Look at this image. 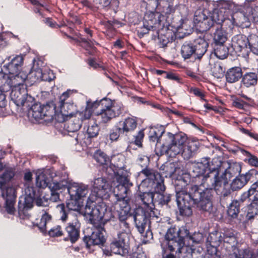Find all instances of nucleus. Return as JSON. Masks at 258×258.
I'll use <instances>...</instances> for the list:
<instances>
[{"instance_id":"11","label":"nucleus","mask_w":258,"mask_h":258,"mask_svg":"<svg viewBox=\"0 0 258 258\" xmlns=\"http://www.w3.org/2000/svg\"><path fill=\"white\" fill-rule=\"evenodd\" d=\"M89 103L86 109L82 112H77L76 116L69 119L64 123V128L69 133L76 134L80 128L83 120L90 118L92 115V112L88 108Z\"/></svg>"},{"instance_id":"49","label":"nucleus","mask_w":258,"mask_h":258,"mask_svg":"<svg viewBox=\"0 0 258 258\" xmlns=\"http://www.w3.org/2000/svg\"><path fill=\"white\" fill-rule=\"evenodd\" d=\"M68 182L66 180H62L59 182L54 181L52 183H50L49 188L51 190L54 191L58 192L61 190H62L69 187L68 186Z\"/></svg>"},{"instance_id":"21","label":"nucleus","mask_w":258,"mask_h":258,"mask_svg":"<svg viewBox=\"0 0 258 258\" xmlns=\"http://www.w3.org/2000/svg\"><path fill=\"white\" fill-rule=\"evenodd\" d=\"M113 205L114 210L117 213L119 219H126L130 210L128 199L126 198H116Z\"/></svg>"},{"instance_id":"44","label":"nucleus","mask_w":258,"mask_h":258,"mask_svg":"<svg viewBox=\"0 0 258 258\" xmlns=\"http://www.w3.org/2000/svg\"><path fill=\"white\" fill-rule=\"evenodd\" d=\"M36 184L38 187L42 188L47 187L49 184V179L46 174L41 170L36 172Z\"/></svg>"},{"instance_id":"42","label":"nucleus","mask_w":258,"mask_h":258,"mask_svg":"<svg viewBox=\"0 0 258 258\" xmlns=\"http://www.w3.org/2000/svg\"><path fill=\"white\" fill-rule=\"evenodd\" d=\"M59 107L60 112L66 116H73L77 110L76 105L70 102L60 103Z\"/></svg>"},{"instance_id":"19","label":"nucleus","mask_w":258,"mask_h":258,"mask_svg":"<svg viewBox=\"0 0 258 258\" xmlns=\"http://www.w3.org/2000/svg\"><path fill=\"white\" fill-rule=\"evenodd\" d=\"M138 119L134 116L128 117L124 120L119 121L117 124L119 127L120 132L124 135L127 139L132 135L134 131L137 127Z\"/></svg>"},{"instance_id":"27","label":"nucleus","mask_w":258,"mask_h":258,"mask_svg":"<svg viewBox=\"0 0 258 258\" xmlns=\"http://www.w3.org/2000/svg\"><path fill=\"white\" fill-rule=\"evenodd\" d=\"M192 44L195 51L196 58L200 59L207 51L208 43L203 37L199 36L194 40Z\"/></svg>"},{"instance_id":"38","label":"nucleus","mask_w":258,"mask_h":258,"mask_svg":"<svg viewBox=\"0 0 258 258\" xmlns=\"http://www.w3.org/2000/svg\"><path fill=\"white\" fill-rule=\"evenodd\" d=\"M210 158H208V170L209 173H216L217 176H220V172L222 166L223 162L218 158H213L211 162H210Z\"/></svg>"},{"instance_id":"30","label":"nucleus","mask_w":258,"mask_h":258,"mask_svg":"<svg viewBox=\"0 0 258 258\" xmlns=\"http://www.w3.org/2000/svg\"><path fill=\"white\" fill-rule=\"evenodd\" d=\"M141 189H139V198L145 206L150 208L146 211L156 210L154 208V192L141 191Z\"/></svg>"},{"instance_id":"24","label":"nucleus","mask_w":258,"mask_h":258,"mask_svg":"<svg viewBox=\"0 0 258 258\" xmlns=\"http://www.w3.org/2000/svg\"><path fill=\"white\" fill-rule=\"evenodd\" d=\"M222 241L221 233L214 231L209 234L207 238V251L208 253L213 254L217 251V246Z\"/></svg>"},{"instance_id":"50","label":"nucleus","mask_w":258,"mask_h":258,"mask_svg":"<svg viewBox=\"0 0 258 258\" xmlns=\"http://www.w3.org/2000/svg\"><path fill=\"white\" fill-rule=\"evenodd\" d=\"M74 136L75 137V144L80 143L81 144H85V145H88L91 143L90 139L88 138V136L86 138V135L83 132L74 134Z\"/></svg>"},{"instance_id":"26","label":"nucleus","mask_w":258,"mask_h":258,"mask_svg":"<svg viewBox=\"0 0 258 258\" xmlns=\"http://www.w3.org/2000/svg\"><path fill=\"white\" fill-rule=\"evenodd\" d=\"M248 40L247 37L243 34L234 36L231 40V46L236 52H240L247 49Z\"/></svg>"},{"instance_id":"9","label":"nucleus","mask_w":258,"mask_h":258,"mask_svg":"<svg viewBox=\"0 0 258 258\" xmlns=\"http://www.w3.org/2000/svg\"><path fill=\"white\" fill-rule=\"evenodd\" d=\"M92 188L93 194L88 198L86 204L89 202L90 205L96 207V206H95L93 203L96 198L102 199L107 196L110 191V186L106 179L101 177L94 179L92 181Z\"/></svg>"},{"instance_id":"23","label":"nucleus","mask_w":258,"mask_h":258,"mask_svg":"<svg viewBox=\"0 0 258 258\" xmlns=\"http://www.w3.org/2000/svg\"><path fill=\"white\" fill-rule=\"evenodd\" d=\"M80 224L77 219L73 222H70L66 227V232L67 237L65 238L66 240H70L72 243L75 242L80 236Z\"/></svg>"},{"instance_id":"53","label":"nucleus","mask_w":258,"mask_h":258,"mask_svg":"<svg viewBox=\"0 0 258 258\" xmlns=\"http://www.w3.org/2000/svg\"><path fill=\"white\" fill-rule=\"evenodd\" d=\"M78 199L71 198L67 204V208L69 210L77 211L80 209V204Z\"/></svg>"},{"instance_id":"13","label":"nucleus","mask_w":258,"mask_h":258,"mask_svg":"<svg viewBox=\"0 0 258 258\" xmlns=\"http://www.w3.org/2000/svg\"><path fill=\"white\" fill-rule=\"evenodd\" d=\"M189 232L186 229L181 227H171L168 229L166 235V239H178L189 237L196 243H199L202 237L201 233L195 234L193 236H189Z\"/></svg>"},{"instance_id":"17","label":"nucleus","mask_w":258,"mask_h":258,"mask_svg":"<svg viewBox=\"0 0 258 258\" xmlns=\"http://www.w3.org/2000/svg\"><path fill=\"white\" fill-rule=\"evenodd\" d=\"M118 184L113 189V193L116 198H127V194L129 191V187L132 185L130 182L127 176L125 175L118 174L116 177Z\"/></svg>"},{"instance_id":"51","label":"nucleus","mask_w":258,"mask_h":258,"mask_svg":"<svg viewBox=\"0 0 258 258\" xmlns=\"http://www.w3.org/2000/svg\"><path fill=\"white\" fill-rule=\"evenodd\" d=\"M14 172L12 170H7L0 176V185L6 184L14 176Z\"/></svg>"},{"instance_id":"36","label":"nucleus","mask_w":258,"mask_h":258,"mask_svg":"<svg viewBox=\"0 0 258 258\" xmlns=\"http://www.w3.org/2000/svg\"><path fill=\"white\" fill-rule=\"evenodd\" d=\"M93 3L98 7L111 9L116 12L119 6V0H93Z\"/></svg>"},{"instance_id":"48","label":"nucleus","mask_w":258,"mask_h":258,"mask_svg":"<svg viewBox=\"0 0 258 258\" xmlns=\"http://www.w3.org/2000/svg\"><path fill=\"white\" fill-rule=\"evenodd\" d=\"M240 206L236 201H232L227 210V214L232 218H236L240 212Z\"/></svg>"},{"instance_id":"22","label":"nucleus","mask_w":258,"mask_h":258,"mask_svg":"<svg viewBox=\"0 0 258 258\" xmlns=\"http://www.w3.org/2000/svg\"><path fill=\"white\" fill-rule=\"evenodd\" d=\"M68 191L71 198L80 200L88 195L89 189L88 186L85 184L75 183L69 186Z\"/></svg>"},{"instance_id":"35","label":"nucleus","mask_w":258,"mask_h":258,"mask_svg":"<svg viewBox=\"0 0 258 258\" xmlns=\"http://www.w3.org/2000/svg\"><path fill=\"white\" fill-rule=\"evenodd\" d=\"M258 82V75L254 72H248L242 75L241 83L246 88L255 86Z\"/></svg>"},{"instance_id":"29","label":"nucleus","mask_w":258,"mask_h":258,"mask_svg":"<svg viewBox=\"0 0 258 258\" xmlns=\"http://www.w3.org/2000/svg\"><path fill=\"white\" fill-rule=\"evenodd\" d=\"M164 137L166 141L174 143L183 148L186 147L185 146V143L187 141V137L186 135L183 133H180L173 135L170 133H167Z\"/></svg>"},{"instance_id":"37","label":"nucleus","mask_w":258,"mask_h":258,"mask_svg":"<svg viewBox=\"0 0 258 258\" xmlns=\"http://www.w3.org/2000/svg\"><path fill=\"white\" fill-rule=\"evenodd\" d=\"M184 238L178 239H166L168 241L167 245L169 249L171 251L176 249V253L180 254L182 252L184 246Z\"/></svg>"},{"instance_id":"14","label":"nucleus","mask_w":258,"mask_h":258,"mask_svg":"<svg viewBox=\"0 0 258 258\" xmlns=\"http://www.w3.org/2000/svg\"><path fill=\"white\" fill-rule=\"evenodd\" d=\"M165 186L162 180L156 182L154 185V207L156 206L162 207L164 205H167L171 200V195L164 193Z\"/></svg>"},{"instance_id":"34","label":"nucleus","mask_w":258,"mask_h":258,"mask_svg":"<svg viewBox=\"0 0 258 258\" xmlns=\"http://www.w3.org/2000/svg\"><path fill=\"white\" fill-rule=\"evenodd\" d=\"M175 11L173 0H159L157 12L159 14H170Z\"/></svg>"},{"instance_id":"58","label":"nucleus","mask_w":258,"mask_h":258,"mask_svg":"<svg viewBox=\"0 0 258 258\" xmlns=\"http://www.w3.org/2000/svg\"><path fill=\"white\" fill-rule=\"evenodd\" d=\"M245 152L246 156V160L248 163L251 166L258 167V158L247 151H245Z\"/></svg>"},{"instance_id":"2","label":"nucleus","mask_w":258,"mask_h":258,"mask_svg":"<svg viewBox=\"0 0 258 258\" xmlns=\"http://www.w3.org/2000/svg\"><path fill=\"white\" fill-rule=\"evenodd\" d=\"M197 187L189 188V191L185 190H176V203L180 215L189 217L192 215L191 207H195L203 212L211 213L213 210V204L206 203L201 200V192L197 190Z\"/></svg>"},{"instance_id":"41","label":"nucleus","mask_w":258,"mask_h":258,"mask_svg":"<svg viewBox=\"0 0 258 258\" xmlns=\"http://www.w3.org/2000/svg\"><path fill=\"white\" fill-rule=\"evenodd\" d=\"M181 54L184 59L189 58L192 56L195 59H196L195 51L191 42H186L182 45L181 48Z\"/></svg>"},{"instance_id":"1","label":"nucleus","mask_w":258,"mask_h":258,"mask_svg":"<svg viewBox=\"0 0 258 258\" xmlns=\"http://www.w3.org/2000/svg\"><path fill=\"white\" fill-rule=\"evenodd\" d=\"M84 212L86 216H89V220L93 225L91 235L84 238L87 247L90 248L92 245L103 244L106 241L104 226L111 215L108 207L105 203L100 202L94 207L89 202L85 206Z\"/></svg>"},{"instance_id":"54","label":"nucleus","mask_w":258,"mask_h":258,"mask_svg":"<svg viewBox=\"0 0 258 258\" xmlns=\"http://www.w3.org/2000/svg\"><path fill=\"white\" fill-rule=\"evenodd\" d=\"M159 0H143V4L146 5V9L151 11L156 10L157 11Z\"/></svg>"},{"instance_id":"46","label":"nucleus","mask_w":258,"mask_h":258,"mask_svg":"<svg viewBox=\"0 0 258 258\" xmlns=\"http://www.w3.org/2000/svg\"><path fill=\"white\" fill-rule=\"evenodd\" d=\"M247 39L249 48L253 53L258 55V33L250 34Z\"/></svg>"},{"instance_id":"43","label":"nucleus","mask_w":258,"mask_h":258,"mask_svg":"<svg viewBox=\"0 0 258 258\" xmlns=\"http://www.w3.org/2000/svg\"><path fill=\"white\" fill-rule=\"evenodd\" d=\"M209 20L212 22V26L214 25V23L218 24L217 27H220L221 26L220 24L224 21V17L222 14V11L215 9L212 13H209Z\"/></svg>"},{"instance_id":"45","label":"nucleus","mask_w":258,"mask_h":258,"mask_svg":"<svg viewBox=\"0 0 258 258\" xmlns=\"http://www.w3.org/2000/svg\"><path fill=\"white\" fill-rule=\"evenodd\" d=\"M214 53L217 57L219 59H225L228 55V47L224 44L215 45Z\"/></svg>"},{"instance_id":"33","label":"nucleus","mask_w":258,"mask_h":258,"mask_svg":"<svg viewBox=\"0 0 258 258\" xmlns=\"http://www.w3.org/2000/svg\"><path fill=\"white\" fill-rule=\"evenodd\" d=\"M242 75V70L240 67H235L229 69L225 75L226 81L229 83L237 82Z\"/></svg>"},{"instance_id":"18","label":"nucleus","mask_w":258,"mask_h":258,"mask_svg":"<svg viewBox=\"0 0 258 258\" xmlns=\"http://www.w3.org/2000/svg\"><path fill=\"white\" fill-rule=\"evenodd\" d=\"M241 171V167L238 164L235 163L229 164L228 167L220 174L221 179H224V185L230 197V181L231 178L239 173Z\"/></svg>"},{"instance_id":"47","label":"nucleus","mask_w":258,"mask_h":258,"mask_svg":"<svg viewBox=\"0 0 258 258\" xmlns=\"http://www.w3.org/2000/svg\"><path fill=\"white\" fill-rule=\"evenodd\" d=\"M94 158L95 161L103 165H107L110 163L109 158L103 152L97 151L94 154Z\"/></svg>"},{"instance_id":"61","label":"nucleus","mask_w":258,"mask_h":258,"mask_svg":"<svg viewBox=\"0 0 258 258\" xmlns=\"http://www.w3.org/2000/svg\"><path fill=\"white\" fill-rule=\"evenodd\" d=\"M35 203L38 206L46 207L49 206L50 204L49 196H44L42 198L37 197Z\"/></svg>"},{"instance_id":"28","label":"nucleus","mask_w":258,"mask_h":258,"mask_svg":"<svg viewBox=\"0 0 258 258\" xmlns=\"http://www.w3.org/2000/svg\"><path fill=\"white\" fill-rule=\"evenodd\" d=\"M208 157L203 158L200 162H198L192 167V176L196 177L201 178L204 176L205 172L208 169Z\"/></svg>"},{"instance_id":"10","label":"nucleus","mask_w":258,"mask_h":258,"mask_svg":"<svg viewBox=\"0 0 258 258\" xmlns=\"http://www.w3.org/2000/svg\"><path fill=\"white\" fill-rule=\"evenodd\" d=\"M11 97L14 103L18 106H26L27 107H30L35 101L33 97L28 95L25 86L12 88Z\"/></svg>"},{"instance_id":"64","label":"nucleus","mask_w":258,"mask_h":258,"mask_svg":"<svg viewBox=\"0 0 258 258\" xmlns=\"http://www.w3.org/2000/svg\"><path fill=\"white\" fill-rule=\"evenodd\" d=\"M248 191L251 196H253L252 199L258 200V180L250 186Z\"/></svg>"},{"instance_id":"15","label":"nucleus","mask_w":258,"mask_h":258,"mask_svg":"<svg viewBox=\"0 0 258 258\" xmlns=\"http://www.w3.org/2000/svg\"><path fill=\"white\" fill-rule=\"evenodd\" d=\"M256 174H258V171L255 169H252L244 174H240L236 176L232 180V182L230 183V197L226 198V199H231L232 191H235L241 189L248 181L252 180Z\"/></svg>"},{"instance_id":"56","label":"nucleus","mask_w":258,"mask_h":258,"mask_svg":"<svg viewBox=\"0 0 258 258\" xmlns=\"http://www.w3.org/2000/svg\"><path fill=\"white\" fill-rule=\"evenodd\" d=\"M30 209L26 208L25 206L18 205V214L20 219H27L30 217L29 210Z\"/></svg>"},{"instance_id":"12","label":"nucleus","mask_w":258,"mask_h":258,"mask_svg":"<svg viewBox=\"0 0 258 258\" xmlns=\"http://www.w3.org/2000/svg\"><path fill=\"white\" fill-rule=\"evenodd\" d=\"M51 218V215L47 212L45 211L41 216L40 222L37 223L36 226L43 233L48 231V234L50 237H59L65 235L60 225H55L51 227L47 225V224H49Z\"/></svg>"},{"instance_id":"4","label":"nucleus","mask_w":258,"mask_h":258,"mask_svg":"<svg viewBox=\"0 0 258 258\" xmlns=\"http://www.w3.org/2000/svg\"><path fill=\"white\" fill-rule=\"evenodd\" d=\"M157 210L145 211L143 208L137 209L134 216L136 227L140 233L145 231L147 226L158 230H163L168 224L167 221L160 216Z\"/></svg>"},{"instance_id":"59","label":"nucleus","mask_w":258,"mask_h":258,"mask_svg":"<svg viewBox=\"0 0 258 258\" xmlns=\"http://www.w3.org/2000/svg\"><path fill=\"white\" fill-rule=\"evenodd\" d=\"M211 71L213 75L217 78H221L223 75V70L222 67L219 63H215L211 68Z\"/></svg>"},{"instance_id":"7","label":"nucleus","mask_w":258,"mask_h":258,"mask_svg":"<svg viewBox=\"0 0 258 258\" xmlns=\"http://www.w3.org/2000/svg\"><path fill=\"white\" fill-rule=\"evenodd\" d=\"M200 146V143L199 141L191 140L188 141L186 147L183 148L174 143L165 140L162 145L160 155L167 154L171 157H173L181 153L184 159L188 160L197 153Z\"/></svg>"},{"instance_id":"20","label":"nucleus","mask_w":258,"mask_h":258,"mask_svg":"<svg viewBox=\"0 0 258 258\" xmlns=\"http://www.w3.org/2000/svg\"><path fill=\"white\" fill-rule=\"evenodd\" d=\"M209 12L207 10H198L195 12L194 21L203 31L209 30L212 27V22L209 20L207 16Z\"/></svg>"},{"instance_id":"5","label":"nucleus","mask_w":258,"mask_h":258,"mask_svg":"<svg viewBox=\"0 0 258 258\" xmlns=\"http://www.w3.org/2000/svg\"><path fill=\"white\" fill-rule=\"evenodd\" d=\"M126 220V219H119L120 231L118 233L117 237L114 238L110 244L111 252L121 255L127 254L130 249L129 242L131 230L130 224Z\"/></svg>"},{"instance_id":"31","label":"nucleus","mask_w":258,"mask_h":258,"mask_svg":"<svg viewBox=\"0 0 258 258\" xmlns=\"http://www.w3.org/2000/svg\"><path fill=\"white\" fill-rule=\"evenodd\" d=\"M28 75L25 71H22L18 74L12 75L10 77V81L9 83L12 88H15L18 86H25L24 84V82L27 78Z\"/></svg>"},{"instance_id":"6","label":"nucleus","mask_w":258,"mask_h":258,"mask_svg":"<svg viewBox=\"0 0 258 258\" xmlns=\"http://www.w3.org/2000/svg\"><path fill=\"white\" fill-rule=\"evenodd\" d=\"M89 103L88 108L92 112L93 109L98 107H100V114L102 118L103 121L106 122L111 119L118 116L123 110L122 104L120 102L115 101H112L111 99L107 98H104L99 101H94Z\"/></svg>"},{"instance_id":"55","label":"nucleus","mask_w":258,"mask_h":258,"mask_svg":"<svg viewBox=\"0 0 258 258\" xmlns=\"http://www.w3.org/2000/svg\"><path fill=\"white\" fill-rule=\"evenodd\" d=\"M99 131L98 125L96 123H94L91 125H89L88 127L87 133L88 138H92L96 137Z\"/></svg>"},{"instance_id":"25","label":"nucleus","mask_w":258,"mask_h":258,"mask_svg":"<svg viewBox=\"0 0 258 258\" xmlns=\"http://www.w3.org/2000/svg\"><path fill=\"white\" fill-rule=\"evenodd\" d=\"M141 173L145 175L147 178L143 181L142 183L139 186V189L142 188L147 182H152L155 185H156V182L162 180L163 182H164V180L161 175L155 170L148 168L147 167H144L141 171Z\"/></svg>"},{"instance_id":"32","label":"nucleus","mask_w":258,"mask_h":258,"mask_svg":"<svg viewBox=\"0 0 258 258\" xmlns=\"http://www.w3.org/2000/svg\"><path fill=\"white\" fill-rule=\"evenodd\" d=\"M232 251L229 254L231 258H255L253 252L249 249H240L232 245Z\"/></svg>"},{"instance_id":"3","label":"nucleus","mask_w":258,"mask_h":258,"mask_svg":"<svg viewBox=\"0 0 258 258\" xmlns=\"http://www.w3.org/2000/svg\"><path fill=\"white\" fill-rule=\"evenodd\" d=\"M201 182L200 186L193 185H190L189 188L194 187H197V190L201 192V200H203L206 203L208 202L212 204L211 198L212 192L214 190L218 195H220V201L223 202L226 198L230 197L224 185V179L222 180L220 176H217L216 173H208L201 178Z\"/></svg>"},{"instance_id":"60","label":"nucleus","mask_w":258,"mask_h":258,"mask_svg":"<svg viewBox=\"0 0 258 258\" xmlns=\"http://www.w3.org/2000/svg\"><path fill=\"white\" fill-rule=\"evenodd\" d=\"M162 133L163 132H160V130L157 128L151 130L149 136L150 140L153 142H158Z\"/></svg>"},{"instance_id":"8","label":"nucleus","mask_w":258,"mask_h":258,"mask_svg":"<svg viewBox=\"0 0 258 258\" xmlns=\"http://www.w3.org/2000/svg\"><path fill=\"white\" fill-rule=\"evenodd\" d=\"M30 109L28 111L29 116H31L36 120L44 119L50 120L55 112V105L53 101L47 102L45 105L40 103H32Z\"/></svg>"},{"instance_id":"52","label":"nucleus","mask_w":258,"mask_h":258,"mask_svg":"<svg viewBox=\"0 0 258 258\" xmlns=\"http://www.w3.org/2000/svg\"><path fill=\"white\" fill-rule=\"evenodd\" d=\"M144 137V133L143 130H141L137 133L136 135H131L130 137V139L128 142H130L135 139V143L136 145L139 147L142 146V143L143 139Z\"/></svg>"},{"instance_id":"39","label":"nucleus","mask_w":258,"mask_h":258,"mask_svg":"<svg viewBox=\"0 0 258 258\" xmlns=\"http://www.w3.org/2000/svg\"><path fill=\"white\" fill-rule=\"evenodd\" d=\"M227 40V33L223 30L221 26L217 27L213 34V41L215 45L224 44Z\"/></svg>"},{"instance_id":"62","label":"nucleus","mask_w":258,"mask_h":258,"mask_svg":"<svg viewBox=\"0 0 258 258\" xmlns=\"http://www.w3.org/2000/svg\"><path fill=\"white\" fill-rule=\"evenodd\" d=\"M16 190L13 187H8L6 189V200H16Z\"/></svg>"},{"instance_id":"16","label":"nucleus","mask_w":258,"mask_h":258,"mask_svg":"<svg viewBox=\"0 0 258 258\" xmlns=\"http://www.w3.org/2000/svg\"><path fill=\"white\" fill-rule=\"evenodd\" d=\"M163 17V15L159 14L157 11L156 12L150 11L146 13L145 15L143 22V27L146 30H143L141 33L143 35L147 33L149 30L158 27L161 24V18Z\"/></svg>"},{"instance_id":"63","label":"nucleus","mask_w":258,"mask_h":258,"mask_svg":"<svg viewBox=\"0 0 258 258\" xmlns=\"http://www.w3.org/2000/svg\"><path fill=\"white\" fill-rule=\"evenodd\" d=\"M34 73L37 80H41L44 81H50L51 79L47 77V74L43 73L41 69H38L37 70L33 72Z\"/></svg>"},{"instance_id":"57","label":"nucleus","mask_w":258,"mask_h":258,"mask_svg":"<svg viewBox=\"0 0 258 258\" xmlns=\"http://www.w3.org/2000/svg\"><path fill=\"white\" fill-rule=\"evenodd\" d=\"M4 68L11 75L18 74L20 72V70L21 69L18 66L13 65V63L11 61L8 64L5 65Z\"/></svg>"},{"instance_id":"40","label":"nucleus","mask_w":258,"mask_h":258,"mask_svg":"<svg viewBox=\"0 0 258 258\" xmlns=\"http://www.w3.org/2000/svg\"><path fill=\"white\" fill-rule=\"evenodd\" d=\"M245 211L246 212V218L248 220L253 219L258 215V200L255 201L254 199H251V202L247 205Z\"/></svg>"}]
</instances>
